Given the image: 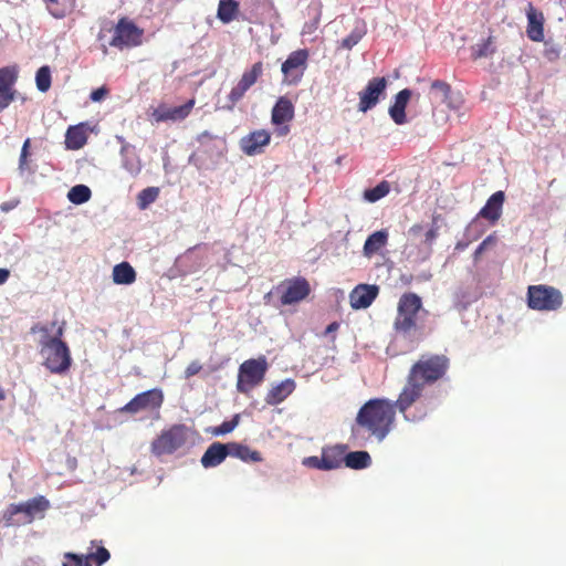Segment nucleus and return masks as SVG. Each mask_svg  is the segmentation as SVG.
I'll return each mask as SVG.
<instances>
[{"instance_id":"13","label":"nucleus","mask_w":566,"mask_h":566,"mask_svg":"<svg viewBox=\"0 0 566 566\" xmlns=\"http://www.w3.org/2000/svg\"><path fill=\"white\" fill-rule=\"evenodd\" d=\"M386 77H373L367 82L366 87L358 93V111H370L376 104L379 103L380 96L387 90Z\"/></svg>"},{"instance_id":"4","label":"nucleus","mask_w":566,"mask_h":566,"mask_svg":"<svg viewBox=\"0 0 566 566\" xmlns=\"http://www.w3.org/2000/svg\"><path fill=\"white\" fill-rule=\"evenodd\" d=\"M424 386L423 384L406 379V384L402 391L399 392L397 400L391 401L392 408L398 410L407 422H421L428 415V407L422 400Z\"/></svg>"},{"instance_id":"25","label":"nucleus","mask_w":566,"mask_h":566,"mask_svg":"<svg viewBox=\"0 0 566 566\" xmlns=\"http://www.w3.org/2000/svg\"><path fill=\"white\" fill-rule=\"evenodd\" d=\"M294 390L295 381L292 378H286L282 382L271 387L266 394L265 401L269 406H276L291 396Z\"/></svg>"},{"instance_id":"19","label":"nucleus","mask_w":566,"mask_h":566,"mask_svg":"<svg viewBox=\"0 0 566 566\" xmlns=\"http://www.w3.org/2000/svg\"><path fill=\"white\" fill-rule=\"evenodd\" d=\"M15 506L19 507L20 514L24 515V523L30 524L34 521L36 514H41V517H43V514L50 509L51 504L46 497L40 495L29 499L24 503L15 504Z\"/></svg>"},{"instance_id":"1","label":"nucleus","mask_w":566,"mask_h":566,"mask_svg":"<svg viewBox=\"0 0 566 566\" xmlns=\"http://www.w3.org/2000/svg\"><path fill=\"white\" fill-rule=\"evenodd\" d=\"M65 322L57 325L56 332L51 336L48 334V326L36 323L31 327V333L41 334L38 345H40V355L42 365L54 375H63L70 370L72 357L69 345L62 340Z\"/></svg>"},{"instance_id":"29","label":"nucleus","mask_w":566,"mask_h":566,"mask_svg":"<svg viewBox=\"0 0 566 566\" xmlns=\"http://www.w3.org/2000/svg\"><path fill=\"white\" fill-rule=\"evenodd\" d=\"M228 447V453H230L231 457L240 459L244 462H261L262 457L260 451L251 450L249 446L237 443V442H230L227 443Z\"/></svg>"},{"instance_id":"45","label":"nucleus","mask_w":566,"mask_h":566,"mask_svg":"<svg viewBox=\"0 0 566 566\" xmlns=\"http://www.w3.org/2000/svg\"><path fill=\"white\" fill-rule=\"evenodd\" d=\"M431 90L433 91H437L439 93L442 94L443 97H449V94H450V85L448 82H442V81H433L431 83Z\"/></svg>"},{"instance_id":"58","label":"nucleus","mask_w":566,"mask_h":566,"mask_svg":"<svg viewBox=\"0 0 566 566\" xmlns=\"http://www.w3.org/2000/svg\"><path fill=\"white\" fill-rule=\"evenodd\" d=\"M6 399V391L0 387V401Z\"/></svg>"},{"instance_id":"41","label":"nucleus","mask_w":566,"mask_h":566,"mask_svg":"<svg viewBox=\"0 0 566 566\" xmlns=\"http://www.w3.org/2000/svg\"><path fill=\"white\" fill-rule=\"evenodd\" d=\"M46 3V8H49L50 14L53 18L62 19L65 18L67 12L65 9L60 8L59 0H43Z\"/></svg>"},{"instance_id":"53","label":"nucleus","mask_w":566,"mask_h":566,"mask_svg":"<svg viewBox=\"0 0 566 566\" xmlns=\"http://www.w3.org/2000/svg\"><path fill=\"white\" fill-rule=\"evenodd\" d=\"M213 138H214V136L211 133L206 130V132H203L202 134H200L198 136V142L205 143L206 139L210 140V139H213Z\"/></svg>"},{"instance_id":"35","label":"nucleus","mask_w":566,"mask_h":566,"mask_svg":"<svg viewBox=\"0 0 566 566\" xmlns=\"http://www.w3.org/2000/svg\"><path fill=\"white\" fill-rule=\"evenodd\" d=\"M92 197V190L85 185H77L69 190L67 198L70 202L76 205L87 202Z\"/></svg>"},{"instance_id":"32","label":"nucleus","mask_w":566,"mask_h":566,"mask_svg":"<svg viewBox=\"0 0 566 566\" xmlns=\"http://www.w3.org/2000/svg\"><path fill=\"white\" fill-rule=\"evenodd\" d=\"M371 464L370 454L367 451H349L345 453V465L355 470L369 468Z\"/></svg>"},{"instance_id":"37","label":"nucleus","mask_w":566,"mask_h":566,"mask_svg":"<svg viewBox=\"0 0 566 566\" xmlns=\"http://www.w3.org/2000/svg\"><path fill=\"white\" fill-rule=\"evenodd\" d=\"M85 566H101L111 558L109 551L99 547L95 553L87 554L85 557Z\"/></svg>"},{"instance_id":"7","label":"nucleus","mask_w":566,"mask_h":566,"mask_svg":"<svg viewBox=\"0 0 566 566\" xmlns=\"http://www.w3.org/2000/svg\"><path fill=\"white\" fill-rule=\"evenodd\" d=\"M268 368V360L264 356L243 360L239 368V376H237V391L247 395L254 387L260 386L266 376Z\"/></svg>"},{"instance_id":"57","label":"nucleus","mask_w":566,"mask_h":566,"mask_svg":"<svg viewBox=\"0 0 566 566\" xmlns=\"http://www.w3.org/2000/svg\"><path fill=\"white\" fill-rule=\"evenodd\" d=\"M140 171V167L137 166L135 168H129V172L133 174V175H138Z\"/></svg>"},{"instance_id":"55","label":"nucleus","mask_w":566,"mask_h":566,"mask_svg":"<svg viewBox=\"0 0 566 566\" xmlns=\"http://www.w3.org/2000/svg\"><path fill=\"white\" fill-rule=\"evenodd\" d=\"M277 133H279V136H286V135H287V133H289V126H282V127H280V128H279V130H277Z\"/></svg>"},{"instance_id":"49","label":"nucleus","mask_w":566,"mask_h":566,"mask_svg":"<svg viewBox=\"0 0 566 566\" xmlns=\"http://www.w3.org/2000/svg\"><path fill=\"white\" fill-rule=\"evenodd\" d=\"M29 146H30V139L27 138L25 142L23 143L22 151H20V157H19V167L22 169L27 165V158L29 156Z\"/></svg>"},{"instance_id":"47","label":"nucleus","mask_w":566,"mask_h":566,"mask_svg":"<svg viewBox=\"0 0 566 566\" xmlns=\"http://www.w3.org/2000/svg\"><path fill=\"white\" fill-rule=\"evenodd\" d=\"M109 94V90L105 86L101 88H95L91 93V99L95 103L102 102Z\"/></svg>"},{"instance_id":"8","label":"nucleus","mask_w":566,"mask_h":566,"mask_svg":"<svg viewBox=\"0 0 566 566\" xmlns=\"http://www.w3.org/2000/svg\"><path fill=\"white\" fill-rule=\"evenodd\" d=\"M188 441V427L178 423L172 424L165 429L156 437L150 443V452L156 457H163L165 454H171L178 449L187 444Z\"/></svg>"},{"instance_id":"43","label":"nucleus","mask_w":566,"mask_h":566,"mask_svg":"<svg viewBox=\"0 0 566 566\" xmlns=\"http://www.w3.org/2000/svg\"><path fill=\"white\" fill-rule=\"evenodd\" d=\"M303 465L307 468H314L326 471V467L323 464L322 458H318L316 455L304 458Z\"/></svg>"},{"instance_id":"40","label":"nucleus","mask_w":566,"mask_h":566,"mask_svg":"<svg viewBox=\"0 0 566 566\" xmlns=\"http://www.w3.org/2000/svg\"><path fill=\"white\" fill-rule=\"evenodd\" d=\"M239 421H240V416L234 415V417L231 421H226V422L210 429V433L213 434L214 437H221L227 433H230L235 429Z\"/></svg>"},{"instance_id":"15","label":"nucleus","mask_w":566,"mask_h":566,"mask_svg":"<svg viewBox=\"0 0 566 566\" xmlns=\"http://www.w3.org/2000/svg\"><path fill=\"white\" fill-rule=\"evenodd\" d=\"M18 80L17 66L0 69V112L6 109L15 99L14 84Z\"/></svg>"},{"instance_id":"30","label":"nucleus","mask_w":566,"mask_h":566,"mask_svg":"<svg viewBox=\"0 0 566 566\" xmlns=\"http://www.w3.org/2000/svg\"><path fill=\"white\" fill-rule=\"evenodd\" d=\"M87 142L85 126L80 124L77 126H70L65 135V144L69 149H81Z\"/></svg>"},{"instance_id":"22","label":"nucleus","mask_w":566,"mask_h":566,"mask_svg":"<svg viewBox=\"0 0 566 566\" xmlns=\"http://www.w3.org/2000/svg\"><path fill=\"white\" fill-rule=\"evenodd\" d=\"M294 118V105L286 96H280L271 111V122L275 126H282Z\"/></svg>"},{"instance_id":"33","label":"nucleus","mask_w":566,"mask_h":566,"mask_svg":"<svg viewBox=\"0 0 566 566\" xmlns=\"http://www.w3.org/2000/svg\"><path fill=\"white\" fill-rule=\"evenodd\" d=\"M470 50L471 57H473L474 60L484 59L493 55L495 52L494 36L488 35L483 43H476L472 45Z\"/></svg>"},{"instance_id":"24","label":"nucleus","mask_w":566,"mask_h":566,"mask_svg":"<svg viewBox=\"0 0 566 566\" xmlns=\"http://www.w3.org/2000/svg\"><path fill=\"white\" fill-rule=\"evenodd\" d=\"M412 97V91L403 88L398 92L395 97V104L389 107V115L391 120L397 125H403L407 122L406 107L408 102Z\"/></svg>"},{"instance_id":"31","label":"nucleus","mask_w":566,"mask_h":566,"mask_svg":"<svg viewBox=\"0 0 566 566\" xmlns=\"http://www.w3.org/2000/svg\"><path fill=\"white\" fill-rule=\"evenodd\" d=\"M240 12V3L235 0H219L217 18L223 23L234 21Z\"/></svg>"},{"instance_id":"46","label":"nucleus","mask_w":566,"mask_h":566,"mask_svg":"<svg viewBox=\"0 0 566 566\" xmlns=\"http://www.w3.org/2000/svg\"><path fill=\"white\" fill-rule=\"evenodd\" d=\"M439 235V226H432L429 231L424 233V244L432 248L433 241Z\"/></svg>"},{"instance_id":"14","label":"nucleus","mask_w":566,"mask_h":566,"mask_svg":"<svg viewBox=\"0 0 566 566\" xmlns=\"http://www.w3.org/2000/svg\"><path fill=\"white\" fill-rule=\"evenodd\" d=\"M263 72V64L261 61L253 64L250 70L242 73L241 80L228 94V101L231 102V108L241 101L245 92L249 91L255 83H258Z\"/></svg>"},{"instance_id":"12","label":"nucleus","mask_w":566,"mask_h":566,"mask_svg":"<svg viewBox=\"0 0 566 566\" xmlns=\"http://www.w3.org/2000/svg\"><path fill=\"white\" fill-rule=\"evenodd\" d=\"M308 59L310 52L307 50H298L289 54L282 65L285 84L297 85L301 83Z\"/></svg>"},{"instance_id":"34","label":"nucleus","mask_w":566,"mask_h":566,"mask_svg":"<svg viewBox=\"0 0 566 566\" xmlns=\"http://www.w3.org/2000/svg\"><path fill=\"white\" fill-rule=\"evenodd\" d=\"M390 191V184L387 180H381L376 187L366 189L364 191V199L367 202L379 201L382 197L388 196Z\"/></svg>"},{"instance_id":"9","label":"nucleus","mask_w":566,"mask_h":566,"mask_svg":"<svg viewBox=\"0 0 566 566\" xmlns=\"http://www.w3.org/2000/svg\"><path fill=\"white\" fill-rule=\"evenodd\" d=\"M272 294H279L280 305H293L303 301L311 294V285L305 277L286 279L266 294V298Z\"/></svg>"},{"instance_id":"3","label":"nucleus","mask_w":566,"mask_h":566,"mask_svg":"<svg viewBox=\"0 0 566 566\" xmlns=\"http://www.w3.org/2000/svg\"><path fill=\"white\" fill-rule=\"evenodd\" d=\"M423 310L421 297L416 293H403L397 305V316L392 328L405 339H422L417 324L418 313Z\"/></svg>"},{"instance_id":"44","label":"nucleus","mask_w":566,"mask_h":566,"mask_svg":"<svg viewBox=\"0 0 566 566\" xmlns=\"http://www.w3.org/2000/svg\"><path fill=\"white\" fill-rule=\"evenodd\" d=\"M65 558L67 559L63 566H85V557L78 556L74 553H66Z\"/></svg>"},{"instance_id":"11","label":"nucleus","mask_w":566,"mask_h":566,"mask_svg":"<svg viewBox=\"0 0 566 566\" xmlns=\"http://www.w3.org/2000/svg\"><path fill=\"white\" fill-rule=\"evenodd\" d=\"M143 29H139L133 20L123 17L115 24L111 45L119 50L135 48L142 44Z\"/></svg>"},{"instance_id":"48","label":"nucleus","mask_w":566,"mask_h":566,"mask_svg":"<svg viewBox=\"0 0 566 566\" xmlns=\"http://www.w3.org/2000/svg\"><path fill=\"white\" fill-rule=\"evenodd\" d=\"M360 39L361 35L352 33L350 35L343 40V43H340V45H343V48L346 50H352L353 46L356 45Z\"/></svg>"},{"instance_id":"28","label":"nucleus","mask_w":566,"mask_h":566,"mask_svg":"<svg viewBox=\"0 0 566 566\" xmlns=\"http://www.w3.org/2000/svg\"><path fill=\"white\" fill-rule=\"evenodd\" d=\"M112 279L117 285H130L136 281L137 273L128 262H122L114 265Z\"/></svg>"},{"instance_id":"10","label":"nucleus","mask_w":566,"mask_h":566,"mask_svg":"<svg viewBox=\"0 0 566 566\" xmlns=\"http://www.w3.org/2000/svg\"><path fill=\"white\" fill-rule=\"evenodd\" d=\"M164 403V391L154 388L147 391H142L135 396L130 401L118 409L122 415H138L140 412H158Z\"/></svg>"},{"instance_id":"5","label":"nucleus","mask_w":566,"mask_h":566,"mask_svg":"<svg viewBox=\"0 0 566 566\" xmlns=\"http://www.w3.org/2000/svg\"><path fill=\"white\" fill-rule=\"evenodd\" d=\"M449 367L450 360L447 355H422L409 369L407 379L421 385H433L444 377Z\"/></svg>"},{"instance_id":"50","label":"nucleus","mask_w":566,"mask_h":566,"mask_svg":"<svg viewBox=\"0 0 566 566\" xmlns=\"http://www.w3.org/2000/svg\"><path fill=\"white\" fill-rule=\"evenodd\" d=\"M201 370V365L198 360H192L187 369H186V377L189 378V377H193L196 375L199 374V371Z\"/></svg>"},{"instance_id":"17","label":"nucleus","mask_w":566,"mask_h":566,"mask_svg":"<svg viewBox=\"0 0 566 566\" xmlns=\"http://www.w3.org/2000/svg\"><path fill=\"white\" fill-rule=\"evenodd\" d=\"M270 138L271 136L268 130L258 129L242 137L240 146L244 155H259L262 153L263 147L269 145Z\"/></svg>"},{"instance_id":"23","label":"nucleus","mask_w":566,"mask_h":566,"mask_svg":"<svg viewBox=\"0 0 566 566\" xmlns=\"http://www.w3.org/2000/svg\"><path fill=\"white\" fill-rule=\"evenodd\" d=\"M228 455L229 453L227 443L223 444L221 442H213L209 444L203 455H201L200 464L207 469L217 468L227 459Z\"/></svg>"},{"instance_id":"39","label":"nucleus","mask_w":566,"mask_h":566,"mask_svg":"<svg viewBox=\"0 0 566 566\" xmlns=\"http://www.w3.org/2000/svg\"><path fill=\"white\" fill-rule=\"evenodd\" d=\"M158 188H145L142 189L137 196V202L139 209L144 210L154 203L158 197Z\"/></svg>"},{"instance_id":"51","label":"nucleus","mask_w":566,"mask_h":566,"mask_svg":"<svg viewBox=\"0 0 566 566\" xmlns=\"http://www.w3.org/2000/svg\"><path fill=\"white\" fill-rule=\"evenodd\" d=\"M10 276V271L7 269H0V285L4 284Z\"/></svg>"},{"instance_id":"6","label":"nucleus","mask_w":566,"mask_h":566,"mask_svg":"<svg viewBox=\"0 0 566 566\" xmlns=\"http://www.w3.org/2000/svg\"><path fill=\"white\" fill-rule=\"evenodd\" d=\"M563 293L553 285H528L527 306L539 312H554L562 308Z\"/></svg>"},{"instance_id":"42","label":"nucleus","mask_w":566,"mask_h":566,"mask_svg":"<svg viewBox=\"0 0 566 566\" xmlns=\"http://www.w3.org/2000/svg\"><path fill=\"white\" fill-rule=\"evenodd\" d=\"M496 239L494 234H489L484 241L480 242L478 248L474 252V260L476 261L481 254L488 249L489 247L493 245L495 243Z\"/></svg>"},{"instance_id":"38","label":"nucleus","mask_w":566,"mask_h":566,"mask_svg":"<svg viewBox=\"0 0 566 566\" xmlns=\"http://www.w3.org/2000/svg\"><path fill=\"white\" fill-rule=\"evenodd\" d=\"M20 514L19 507L15 504L8 505L7 510L2 512V522L7 527L19 526L24 523V520L17 518V515Z\"/></svg>"},{"instance_id":"21","label":"nucleus","mask_w":566,"mask_h":566,"mask_svg":"<svg viewBox=\"0 0 566 566\" xmlns=\"http://www.w3.org/2000/svg\"><path fill=\"white\" fill-rule=\"evenodd\" d=\"M505 199V195L502 190L496 191L488 198L484 207L479 210L478 217L484 218L494 224L502 217L503 202Z\"/></svg>"},{"instance_id":"20","label":"nucleus","mask_w":566,"mask_h":566,"mask_svg":"<svg viewBox=\"0 0 566 566\" xmlns=\"http://www.w3.org/2000/svg\"><path fill=\"white\" fill-rule=\"evenodd\" d=\"M527 29L526 33L531 41L541 42L544 40V14L536 10L534 4L528 3L526 9Z\"/></svg>"},{"instance_id":"56","label":"nucleus","mask_w":566,"mask_h":566,"mask_svg":"<svg viewBox=\"0 0 566 566\" xmlns=\"http://www.w3.org/2000/svg\"><path fill=\"white\" fill-rule=\"evenodd\" d=\"M467 247H468V243L458 242L455 249L457 250H462V249H467Z\"/></svg>"},{"instance_id":"16","label":"nucleus","mask_w":566,"mask_h":566,"mask_svg":"<svg viewBox=\"0 0 566 566\" xmlns=\"http://www.w3.org/2000/svg\"><path fill=\"white\" fill-rule=\"evenodd\" d=\"M196 105V99L190 98L185 104L175 107H166L164 105L158 106L153 112V118L157 123L166 122V120H184L187 118Z\"/></svg>"},{"instance_id":"2","label":"nucleus","mask_w":566,"mask_h":566,"mask_svg":"<svg viewBox=\"0 0 566 566\" xmlns=\"http://www.w3.org/2000/svg\"><path fill=\"white\" fill-rule=\"evenodd\" d=\"M396 408L388 398H371L356 415L357 430H364L368 437L381 442L396 423Z\"/></svg>"},{"instance_id":"54","label":"nucleus","mask_w":566,"mask_h":566,"mask_svg":"<svg viewBox=\"0 0 566 566\" xmlns=\"http://www.w3.org/2000/svg\"><path fill=\"white\" fill-rule=\"evenodd\" d=\"M338 328H339V324L337 322L331 323L326 327L325 334L327 335V334H331V333H335V332L338 331Z\"/></svg>"},{"instance_id":"36","label":"nucleus","mask_w":566,"mask_h":566,"mask_svg":"<svg viewBox=\"0 0 566 566\" xmlns=\"http://www.w3.org/2000/svg\"><path fill=\"white\" fill-rule=\"evenodd\" d=\"M51 69L50 66H42L35 73V86L41 92H46L51 88Z\"/></svg>"},{"instance_id":"52","label":"nucleus","mask_w":566,"mask_h":566,"mask_svg":"<svg viewBox=\"0 0 566 566\" xmlns=\"http://www.w3.org/2000/svg\"><path fill=\"white\" fill-rule=\"evenodd\" d=\"M423 227L421 224H415L409 228V233L412 235H418L422 232Z\"/></svg>"},{"instance_id":"26","label":"nucleus","mask_w":566,"mask_h":566,"mask_svg":"<svg viewBox=\"0 0 566 566\" xmlns=\"http://www.w3.org/2000/svg\"><path fill=\"white\" fill-rule=\"evenodd\" d=\"M346 446H331L322 449V461L326 471L340 468L345 463Z\"/></svg>"},{"instance_id":"18","label":"nucleus","mask_w":566,"mask_h":566,"mask_svg":"<svg viewBox=\"0 0 566 566\" xmlns=\"http://www.w3.org/2000/svg\"><path fill=\"white\" fill-rule=\"evenodd\" d=\"M377 294H379V286L377 285H357L349 293V305L355 310L367 308L373 304Z\"/></svg>"},{"instance_id":"27","label":"nucleus","mask_w":566,"mask_h":566,"mask_svg":"<svg viewBox=\"0 0 566 566\" xmlns=\"http://www.w3.org/2000/svg\"><path fill=\"white\" fill-rule=\"evenodd\" d=\"M388 237L387 230H379L368 235L363 248L364 255L370 258L379 253L380 249L387 245Z\"/></svg>"}]
</instances>
